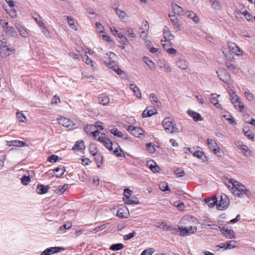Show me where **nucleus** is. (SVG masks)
<instances>
[{
	"instance_id": "obj_1",
	"label": "nucleus",
	"mask_w": 255,
	"mask_h": 255,
	"mask_svg": "<svg viewBox=\"0 0 255 255\" xmlns=\"http://www.w3.org/2000/svg\"><path fill=\"white\" fill-rule=\"evenodd\" d=\"M229 182L232 184V187L229 185L228 188L235 196L242 197L244 195L249 196L250 195L249 190L247 189L245 185L239 181L231 179Z\"/></svg>"
},
{
	"instance_id": "obj_2",
	"label": "nucleus",
	"mask_w": 255,
	"mask_h": 255,
	"mask_svg": "<svg viewBox=\"0 0 255 255\" xmlns=\"http://www.w3.org/2000/svg\"><path fill=\"white\" fill-rule=\"evenodd\" d=\"M92 135L110 150H113V142L105 133H101L99 130L94 129L92 131Z\"/></svg>"
},
{
	"instance_id": "obj_3",
	"label": "nucleus",
	"mask_w": 255,
	"mask_h": 255,
	"mask_svg": "<svg viewBox=\"0 0 255 255\" xmlns=\"http://www.w3.org/2000/svg\"><path fill=\"white\" fill-rule=\"evenodd\" d=\"M162 124L165 132L168 133H173L178 131L176 125L173 124V120L170 118H165Z\"/></svg>"
},
{
	"instance_id": "obj_4",
	"label": "nucleus",
	"mask_w": 255,
	"mask_h": 255,
	"mask_svg": "<svg viewBox=\"0 0 255 255\" xmlns=\"http://www.w3.org/2000/svg\"><path fill=\"white\" fill-rule=\"evenodd\" d=\"M197 231L196 226H190L189 228L180 227L178 229L174 230L173 234H179L181 236H186L193 234Z\"/></svg>"
},
{
	"instance_id": "obj_5",
	"label": "nucleus",
	"mask_w": 255,
	"mask_h": 255,
	"mask_svg": "<svg viewBox=\"0 0 255 255\" xmlns=\"http://www.w3.org/2000/svg\"><path fill=\"white\" fill-rule=\"evenodd\" d=\"M0 55L2 57H6L10 54V52L14 51V49L11 47H9V45L7 44L6 39L4 37H2L0 40Z\"/></svg>"
},
{
	"instance_id": "obj_6",
	"label": "nucleus",
	"mask_w": 255,
	"mask_h": 255,
	"mask_svg": "<svg viewBox=\"0 0 255 255\" xmlns=\"http://www.w3.org/2000/svg\"><path fill=\"white\" fill-rule=\"evenodd\" d=\"M217 227V225H214ZM218 228L220 229L222 235L227 239H234L235 238V233L232 229H229L227 226H218Z\"/></svg>"
},
{
	"instance_id": "obj_7",
	"label": "nucleus",
	"mask_w": 255,
	"mask_h": 255,
	"mask_svg": "<svg viewBox=\"0 0 255 255\" xmlns=\"http://www.w3.org/2000/svg\"><path fill=\"white\" fill-rule=\"evenodd\" d=\"M230 203L229 198L225 194H223L221 196V199L219 203L217 205L218 210H222L227 208Z\"/></svg>"
},
{
	"instance_id": "obj_8",
	"label": "nucleus",
	"mask_w": 255,
	"mask_h": 255,
	"mask_svg": "<svg viewBox=\"0 0 255 255\" xmlns=\"http://www.w3.org/2000/svg\"><path fill=\"white\" fill-rule=\"evenodd\" d=\"M104 63L110 69L113 70L119 76H122L125 74L124 72L119 68L115 61L109 60V61H105Z\"/></svg>"
},
{
	"instance_id": "obj_9",
	"label": "nucleus",
	"mask_w": 255,
	"mask_h": 255,
	"mask_svg": "<svg viewBox=\"0 0 255 255\" xmlns=\"http://www.w3.org/2000/svg\"><path fill=\"white\" fill-rule=\"evenodd\" d=\"M127 130L133 135L138 137H143V131L140 128H137L133 126H129L127 127Z\"/></svg>"
},
{
	"instance_id": "obj_10",
	"label": "nucleus",
	"mask_w": 255,
	"mask_h": 255,
	"mask_svg": "<svg viewBox=\"0 0 255 255\" xmlns=\"http://www.w3.org/2000/svg\"><path fill=\"white\" fill-rule=\"evenodd\" d=\"M58 123L60 125H61L63 127L69 128L70 129H74L77 128L76 125L73 123V122L70 121L69 119L64 118L61 117L58 120Z\"/></svg>"
},
{
	"instance_id": "obj_11",
	"label": "nucleus",
	"mask_w": 255,
	"mask_h": 255,
	"mask_svg": "<svg viewBox=\"0 0 255 255\" xmlns=\"http://www.w3.org/2000/svg\"><path fill=\"white\" fill-rule=\"evenodd\" d=\"M207 143L209 148L214 152V153L216 154H218L220 153V149L217 145L215 140L208 138L207 140Z\"/></svg>"
},
{
	"instance_id": "obj_12",
	"label": "nucleus",
	"mask_w": 255,
	"mask_h": 255,
	"mask_svg": "<svg viewBox=\"0 0 255 255\" xmlns=\"http://www.w3.org/2000/svg\"><path fill=\"white\" fill-rule=\"evenodd\" d=\"M149 28V23L147 21H143L141 27V29L142 30L140 31V37L143 39H145L148 34V30Z\"/></svg>"
},
{
	"instance_id": "obj_13",
	"label": "nucleus",
	"mask_w": 255,
	"mask_h": 255,
	"mask_svg": "<svg viewBox=\"0 0 255 255\" xmlns=\"http://www.w3.org/2000/svg\"><path fill=\"white\" fill-rule=\"evenodd\" d=\"M228 46L232 53L237 55H241L242 51L238 45L234 42H230L228 43Z\"/></svg>"
},
{
	"instance_id": "obj_14",
	"label": "nucleus",
	"mask_w": 255,
	"mask_h": 255,
	"mask_svg": "<svg viewBox=\"0 0 255 255\" xmlns=\"http://www.w3.org/2000/svg\"><path fill=\"white\" fill-rule=\"evenodd\" d=\"M216 73L219 79L226 83L227 84H230L231 82V76L227 73L225 72L224 74H219V71H216Z\"/></svg>"
},
{
	"instance_id": "obj_15",
	"label": "nucleus",
	"mask_w": 255,
	"mask_h": 255,
	"mask_svg": "<svg viewBox=\"0 0 255 255\" xmlns=\"http://www.w3.org/2000/svg\"><path fill=\"white\" fill-rule=\"evenodd\" d=\"M15 26L21 36L24 37H27L28 36V33L27 31L20 23L16 22L15 23Z\"/></svg>"
},
{
	"instance_id": "obj_16",
	"label": "nucleus",
	"mask_w": 255,
	"mask_h": 255,
	"mask_svg": "<svg viewBox=\"0 0 255 255\" xmlns=\"http://www.w3.org/2000/svg\"><path fill=\"white\" fill-rule=\"evenodd\" d=\"M50 188V186L49 185H44L39 184L37 185L36 192L39 194H44L46 193Z\"/></svg>"
},
{
	"instance_id": "obj_17",
	"label": "nucleus",
	"mask_w": 255,
	"mask_h": 255,
	"mask_svg": "<svg viewBox=\"0 0 255 255\" xmlns=\"http://www.w3.org/2000/svg\"><path fill=\"white\" fill-rule=\"evenodd\" d=\"M61 250H63L62 248L59 247H52L46 249L43 252L44 255H51L53 254L60 252Z\"/></svg>"
},
{
	"instance_id": "obj_18",
	"label": "nucleus",
	"mask_w": 255,
	"mask_h": 255,
	"mask_svg": "<svg viewBox=\"0 0 255 255\" xmlns=\"http://www.w3.org/2000/svg\"><path fill=\"white\" fill-rule=\"evenodd\" d=\"M163 34L165 39L164 40H171L174 37L171 34L170 30L166 26H165L163 29Z\"/></svg>"
},
{
	"instance_id": "obj_19",
	"label": "nucleus",
	"mask_w": 255,
	"mask_h": 255,
	"mask_svg": "<svg viewBox=\"0 0 255 255\" xmlns=\"http://www.w3.org/2000/svg\"><path fill=\"white\" fill-rule=\"evenodd\" d=\"M188 114L193 118L194 121L197 122V121H201L203 120L202 116L198 113L191 111L188 110L187 111Z\"/></svg>"
},
{
	"instance_id": "obj_20",
	"label": "nucleus",
	"mask_w": 255,
	"mask_h": 255,
	"mask_svg": "<svg viewBox=\"0 0 255 255\" xmlns=\"http://www.w3.org/2000/svg\"><path fill=\"white\" fill-rule=\"evenodd\" d=\"M113 145L115 146L116 149L115 150H112V151H114V154L118 157H124L125 154L123 152V150L120 148V146L118 143H113Z\"/></svg>"
},
{
	"instance_id": "obj_21",
	"label": "nucleus",
	"mask_w": 255,
	"mask_h": 255,
	"mask_svg": "<svg viewBox=\"0 0 255 255\" xmlns=\"http://www.w3.org/2000/svg\"><path fill=\"white\" fill-rule=\"evenodd\" d=\"M147 165L152 172L154 173L158 172L159 167L156 165L155 162H153V161H148L147 162Z\"/></svg>"
},
{
	"instance_id": "obj_22",
	"label": "nucleus",
	"mask_w": 255,
	"mask_h": 255,
	"mask_svg": "<svg viewBox=\"0 0 255 255\" xmlns=\"http://www.w3.org/2000/svg\"><path fill=\"white\" fill-rule=\"evenodd\" d=\"M220 97L219 95L217 94H211L210 96V101L217 108H220V105L218 103V98Z\"/></svg>"
},
{
	"instance_id": "obj_23",
	"label": "nucleus",
	"mask_w": 255,
	"mask_h": 255,
	"mask_svg": "<svg viewBox=\"0 0 255 255\" xmlns=\"http://www.w3.org/2000/svg\"><path fill=\"white\" fill-rule=\"evenodd\" d=\"M205 201L210 208H213L218 204V200L216 196L212 198L206 199Z\"/></svg>"
},
{
	"instance_id": "obj_24",
	"label": "nucleus",
	"mask_w": 255,
	"mask_h": 255,
	"mask_svg": "<svg viewBox=\"0 0 255 255\" xmlns=\"http://www.w3.org/2000/svg\"><path fill=\"white\" fill-rule=\"evenodd\" d=\"M99 103L103 105H106L110 102V98L105 94H101L98 98Z\"/></svg>"
},
{
	"instance_id": "obj_25",
	"label": "nucleus",
	"mask_w": 255,
	"mask_h": 255,
	"mask_svg": "<svg viewBox=\"0 0 255 255\" xmlns=\"http://www.w3.org/2000/svg\"><path fill=\"white\" fill-rule=\"evenodd\" d=\"M5 32L9 34L11 36L17 37L18 34L15 28L13 27L7 26L5 28Z\"/></svg>"
},
{
	"instance_id": "obj_26",
	"label": "nucleus",
	"mask_w": 255,
	"mask_h": 255,
	"mask_svg": "<svg viewBox=\"0 0 255 255\" xmlns=\"http://www.w3.org/2000/svg\"><path fill=\"white\" fill-rule=\"evenodd\" d=\"M176 64L179 68L183 70H186L188 67V63L185 60L179 59Z\"/></svg>"
},
{
	"instance_id": "obj_27",
	"label": "nucleus",
	"mask_w": 255,
	"mask_h": 255,
	"mask_svg": "<svg viewBox=\"0 0 255 255\" xmlns=\"http://www.w3.org/2000/svg\"><path fill=\"white\" fill-rule=\"evenodd\" d=\"M9 144L8 146H18V147H22V146H26L27 145L25 143L22 141H20L18 140H11L9 142H8Z\"/></svg>"
},
{
	"instance_id": "obj_28",
	"label": "nucleus",
	"mask_w": 255,
	"mask_h": 255,
	"mask_svg": "<svg viewBox=\"0 0 255 255\" xmlns=\"http://www.w3.org/2000/svg\"><path fill=\"white\" fill-rule=\"evenodd\" d=\"M149 99L152 104L155 106L159 107L161 105L160 102L158 100V98L154 94H151L149 95Z\"/></svg>"
},
{
	"instance_id": "obj_29",
	"label": "nucleus",
	"mask_w": 255,
	"mask_h": 255,
	"mask_svg": "<svg viewBox=\"0 0 255 255\" xmlns=\"http://www.w3.org/2000/svg\"><path fill=\"white\" fill-rule=\"evenodd\" d=\"M229 95L231 97V102L232 104L238 102V101L240 100L239 97L233 90L231 89L229 91Z\"/></svg>"
},
{
	"instance_id": "obj_30",
	"label": "nucleus",
	"mask_w": 255,
	"mask_h": 255,
	"mask_svg": "<svg viewBox=\"0 0 255 255\" xmlns=\"http://www.w3.org/2000/svg\"><path fill=\"white\" fill-rule=\"evenodd\" d=\"M68 184H64L61 187H59L54 190V192L58 195L62 194L68 188Z\"/></svg>"
},
{
	"instance_id": "obj_31",
	"label": "nucleus",
	"mask_w": 255,
	"mask_h": 255,
	"mask_svg": "<svg viewBox=\"0 0 255 255\" xmlns=\"http://www.w3.org/2000/svg\"><path fill=\"white\" fill-rule=\"evenodd\" d=\"M172 8L174 13L177 15L181 14L183 11V8L176 4H172Z\"/></svg>"
},
{
	"instance_id": "obj_32",
	"label": "nucleus",
	"mask_w": 255,
	"mask_h": 255,
	"mask_svg": "<svg viewBox=\"0 0 255 255\" xmlns=\"http://www.w3.org/2000/svg\"><path fill=\"white\" fill-rule=\"evenodd\" d=\"M227 248L229 250L234 249L238 246L239 244L235 240L228 241L226 242Z\"/></svg>"
},
{
	"instance_id": "obj_33",
	"label": "nucleus",
	"mask_w": 255,
	"mask_h": 255,
	"mask_svg": "<svg viewBox=\"0 0 255 255\" xmlns=\"http://www.w3.org/2000/svg\"><path fill=\"white\" fill-rule=\"evenodd\" d=\"M53 172L55 174V176L57 177H61L64 173L65 170L64 167L62 166H61L60 167H58L56 168H55Z\"/></svg>"
},
{
	"instance_id": "obj_34",
	"label": "nucleus",
	"mask_w": 255,
	"mask_h": 255,
	"mask_svg": "<svg viewBox=\"0 0 255 255\" xmlns=\"http://www.w3.org/2000/svg\"><path fill=\"white\" fill-rule=\"evenodd\" d=\"M186 14L188 17L192 19L195 23L198 22L199 18L195 13L192 11H189Z\"/></svg>"
},
{
	"instance_id": "obj_35",
	"label": "nucleus",
	"mask_w": 255,
	"mask_h": 255,
	"mask_svg": "<svg viewBox=\"0 0 255 255\" xmlns=\"http://www.w3.org/2000/svg\"><path fill=\"white\" fill-rule=\"evenodd\" d=\"M83 60L88 65L91 67H94V62L86 54L83 56L82 57Z\"/></svg>"
},
{
	"instance_id": "obj_36",
	"label": "nucleus",
	"mask_w": 255,
	"mask_h": 255,
	"mask_svg": "<svg viewBox=\"0 0 255 255\" xmlns=\"http://www.w3.org/2000/svg\"><path fill=\"white\" fill-rule=\"evenodd\" d=\"M159 189L163 191H170V189L168 187L167 183L165 182H162L159 184Z\"/></svg>"
},
{
	"instance_id": "obj_37",
	"label": "nucleus",
	"mask_w": 255,
	"mask_h": 255,
	"mask_svg": "<svg viewBox=\"0 0 255 255\" xmlns=\"http://www.w3.org/2000/svg\"><path fill=\"white\" fill-rule=\"evenodd\" d=\"M66 19L67 20V22H68L70 27L73 29L77 30L78 29H77V27L74 24V21L73 18H72V17H71L69 16H66Z\"/></svg>"
},
{
	"instance_id": "obj_38",
	"label": "nucleus",
	"mask_w": 255,
	"mask_h": 255,
	"mask_svg": "<svg viewBox=\"0 0 255 255\" xmlns=\"http://www.w3.org/2000/svg\"><path fill=\"white\" fill-rule=\"evenodd\" d=\"M124 246L121 243L113 244L111 246L110 249L112 251H119L124 248Z\"/></svg>"
},
{
	"instance_id": "obj_39",
	"label": "nucleus",
	"mask_w": 255,
	"mask_h": 255,
	"mask_svg": "<svg viewBox=\"0 0 255 255\" xmlns=\"http://www.w3.org/2000/svg\"><path fill=\"white\" fill-rule=\"evenodd\" d=\"M143 60L146 64L151 69L155 68V64L152 62L148 58L146 57H143Z\"/></svg>"
},
{
	"instance_id": "obj_40",
	"label": "nucleus",
	"mask_w": 255,
	"mask_h": 255,
	"mask_svg": "<svg viewBox=\"0 0 255 255\" xmlns=\"http://www.w3.org/2000/svg\"><path fill=\"white\" fill-rule=\"evenodd\" d=\"M188 150L190 151L191 153H193L194 156L199 158H201V157H202L204 154V153L202 151L196 150L195 151H193V150H191L190 148H188Z\"/></svg>"
},
{
	"instance_id": "obj_41",
	"label": "nucleus",
	"mask_w": 255,
	"mask_h": 255,
	"mask_svg": "<svg viewBox=\"0 0 255 255\" xmlns=\"http://www.w3.org/2000/svg\"><path fill=\"white\" fill-rule=\"evenodd\" d=\"M162 45L164 48V49L166 51L167 50L168 48H169L171 47V46L172 45L171 42H170V40H163L162 39L161 40Z\"/></svg>"
},
{
	"instance_id": "obj_42",
	"label": "nucleus",
	"mask_w": 255,
	"mask_h": 255,
	"mask_svg": "<svg viewBox=\"0 0 255 255\" xmlns=\"http://www.w3.org/2000/svg\"><path fill=\"white\" fill-rule=\"evenodd\" d=\"M33 18L34 19L36 22L38 24L39 27L43 26L44 23L41 20V17L38 14H35L33 16Z\"/></svg>"
},
{
	"instance_id": "obj_43",
	"label": "nucleus",
	"mask_w": 255,
	"mask_h": 255,
	"mask_svg": "<svg viewBox=\"0 0 255 255\" xmlns=\"http://www.w3.org/2000/svg\"><path fill=\"white\" fill-rule=\"evenodd\" d=\"M238 101V102L233 104L234 105V107L236 109H238L240 112H242V110L245 108V106L240 100Z\"/></svg>"
},
{
	"instance_id": "obj_44",
	"label": "nucleus",
	"mask_w": 255,
	"mask_h": 255,
	"mask_svg": "<svg viewBox=\"0 0 255 255\" xmlns=\"http://www.w3.org/2000/svg\"><path fill=\"white\" fill-rule=\"evenodd\" d=\"M243 130L244 132L245 135L248 137V138L250 139H254V133L250 131V130L248 129L246 130V128H245L243 129Z\"/></svg>"
},
{
	"instance_id": "obj_45",
	"label": "nucleus",
	"mask_w": 255,
	"mask_h": 255,
	"mask_svg": "<svg viewBox=\"0 0 255 255\" xmlns=\"http://www.w3.org/2000/svg\"><path fill=\"white\" fill-rule=\"evenodd\" d=\"M71 227V224H64L59 228V232L60 234L64 233L65 232L66 230L70 229Z\"/></svg>"
},
{
	"instance_id": "obj_46",
	"label": "nucleus",
	"mask_w": 255,
	"mask_h": 255,
	"mask_svg": "<svg viewBox=\"0 0 255 255\" xmlns=\"http://www.w3.org/2000/svg\"><path fill=\"white\" fill-rule=\"evenodd\" d=\"M211 3L212 7L215 9H220L221 8L219 2L217 0H209Z\"/></svg>"
},
{
	"instance_id": "obj_47",
	"label": "nucleus",
	"mask_w": 255,
	"mask_h": 255,
	"mask_svg": "<svg viewBox=\"0 0 255 255\" xmlns=\"http://www.w3.org/2000/svg\"><path fill=\"white\" fill-rule=\"evenodd\" d=\"M175 174L178 177H183L185 172L182 168H177L174 170Z\"/></svg>"
},
{
	"instance_id": "obj_48",
	"label": "nucleus",
	"mask_w": 255,
	"mask_h": 255,
	"mask_svg": "<svg viewBox=\"0 0 255 255\" xmlns=\"http://www.w3.org/2000/svg\"><path fill=\"white\" fill-rule=\"evenodd\" d=\"M111 132L115 136H118L119 137H122L123 134L121 131H120L116 128H114L111 129Z\"/></svg>"
},
{
	"instance_id": "obj_49",
	"label": "nucleus",
	"mask_w": 255,
	"mask_h": 255,
	"mask_svg": "<svg viewBox=\"0 0 255 255\" xmlns=\"http://www.w3.org/2000/svg\"><path fill=\"white\" fill-rule=\"evenodd\" d=\"M30 181L29 176H23L21 178V182L23 185H27Z\"/></svg>"
},
{
	"instance_id": "obj_50",
	"label": "nucleus",
	"mask_w": 255,
	"mask_h": 255,
	"mask_svg": "<svg viewBox=\"0 0 255 255\" xmlns=\"http://www.w3.org/2000/svg\"><path fill=\"white\" fill-rule=\"evenodd\" d=\"M96 27L97 30L100 33H105V28L101 22H97L96 23Z\"/></svg>"
},
{
	"instance_id": "obj_51",
	"label": "nucleus",
	"mask_w": 255,
	"mask_h": 255,
	"mask_svg": "<svg viewBox=\"0 0 255 255\" xmlns=\"http://www.w3.org/2000/svg\"><path fill=\"white\" fill-rule=\"evenodd\" d=\"M126 213L125 212V210L123 209H119L117 213V216L119 217L120 218H125L127 217L126 216Z\"/></svg>"
},
{
	"instance_id": "obj_52",
	"label": "nucleus",
	"mask_w": 255,
	"mask_h": 255,
	"mask_svg": "<svg viewBox=\"0 0 255 255\" xmlns=\"http://www.w3.org/2000/svg\"><path fill=\"white\" fill-rule=\"evenodd\" d=\"M87 12L89 14V17L90 18H95L98 15L92 9H87Z\"/></svg>"
},
{
	"instance_id": "obj_53",
	"label": "nucleus",
	"mask_w": 255,
	"mask_h": 255,
	"mask_svg": "<svg viewBox=\"0 0 255 255\" xmlns=\"http://www.w3.org/2000/svg\"><path fill=\"white\" fill-rule=\"evenodd\" d=\"M95 129V127H94V126H93L92 125H87L86 127L85 128V131H86V132L92 134V131L94 130Z\"/></svg>"
},
{
	"instance_id": "obj_54",
	"label": "nucleus",
	"mask_w": 255,
	"mask_h": 255,
	"mask_svg": "<svg viewBox=\"0 0 255 255\" xmlns=\"http://www.w3.org/2000/svg\"><path fill=\"white\" fill-rule=\"evenodd\" d=\"M117 14L119 16L121 19H124L126 16V13L123 10L117 9L116 10Z\"/></svg>"
},
{
	"instance_id": "obj_55",
	"label": "nucleus",
	"mask_w": 255,
	"mask_h": 255,
	"mask_svg": "<svg viewBox=\"0 0 255 255\" xmlns=\"http://www.w3.org/2000/svg\"><path fill=\"white\" fill-rule=\"evenodd\" d=\"M154 252L153 248H149L144 250L141 253V255H151Z\"/></svg>"
},
{
	"instance_id": "obj_56",
	"label": "nucleus",
	"mask_w": 255,
	"mask_h": 255,
	"mask_svg": "<svg viewBox=\"0 0 255 255\" xmlns=\"http://www.w3.org/2000/svg\"><path fill=\"white\" fill-rule=\"evenodd\" d=\"M240 149L243 152L246 154H250L251 151L248 149V147L245 145H242L240 146Z\"/></svg>"
},
{
	"instance_id": "obj_57",
	"label": "nucleus",
	"mask_w": 255,
	"mask_h": 255,
	"mask_svg": "<svg viewBox=\"0 0 255 255\" xmlns=\"http://www.w3.org/2000/svg\"><path fill=\"white\" fill-rule=\"evenodd\" d=\"M160 68L163 69L166 72L171 71V68L170 66L167 63L164 62L163 64L160 66Z\"/></svg>"
},
{
	"instance_id": "obj_58",
	"label": "nucleus",
	"mask_w": 255,
	"mask_h": 255,
	"mask_svg": "<svg viewBox=\"0 0 255 255\" xmlns=\"http://www.w3.org/2000/svg\"><path fill=\"white\" fill-rule=\"evenodd\" d=\"M16 117L19 121L21 122H24L26 118L22 113L17 112Z\"/></svg>"
},
{
	"instance_id": "obj_59",
	"label": "nucleus",
	"mask_w": 255,
	"mask_h": 255,
	"mask_svg": "<svg viewBox=\"0 0 255 255\" xmlns=\"http://www.w3.org/2000/svg\"><path fill=\"white\" fill-rule=\"evenodd\" d=\"M136 235V233L135 231H133L132 232L128 234V235H125L124 236V240L125 241H127V240H128L130 239H131L132 238H133V237H134Z\"/></svg>"
},
{
	"instance_id": "obj_60",
	"label": "nucleus",
	"mask_w": 255,
	"mask_h": 255,
	"mask_svg": "<svg viewBox=\"0 0 255 255\" xmlns=\"http://www.w3.org/2000/svg\"><path fill=\"white\" fill-rule=\"evenodd\" d=\"M60 158L57 155H52L48 157V161L50 162H56L59 160Z\"/></svg>"
},
{
	"instance_id": "obj_61",
	"label": "nucleus",
	"mask_w": 255,
	"mask_h": 255,
	"mask_svg": "<svg viewBox=\"0 0 255 255\" xmlns=\"http://www.w3.org/2000/svg\"><path fill=\"white\" fill-rule=\"evenodd\" d=\"M90 152L93 155L96 156L97 154V149L96 146L94 144H91L90 145Z\"/></svg>"
},
{
	"instance_id": "obj_62",
	"label": "nucleus",
	"mask_w": 255,
	"mask_h": 255,
	"mask_svg": "<svg viewBox=\"0 0 255 255\" xmlns=\"http://www.w3.org/2000/svg\"><path fill=\"white\" fill-rule=\"evenodd\" d=\"M133 92L134 93V94H135V95L138 98H139V99H141V93L140 92V89H139L138 87H137V86H136V87L135 88V89H134L133 90Z\"/></svg>"
},
{
	"instance_id": "obj_63",
	"label": "nucleus",
	"mask_w": 255,
	"mask_h": 255,
	"mask_svg": "<svg viewBox=\"0 0 255 255\" xmlns=\"http://www.w3.org/2000/svg\"><path fill=\"white\" fill-rule=\"evenodd\" d=\"M245 96L249 101H253L255 100L254 96L251 93L245 92Z\"/></svg>"
},
{
	"instance_id": "obj_64",
	"label": "nucleus",
	"mask_w": 255,
	"mask_h": 255,
	"mask_svg": "<svg viewBox=\"0 0 255 255\" xmlns=\"http://www.w3.org/2000/svg\"><path fill=\"white\" fill-rule=\"evenodd\" d=\"M146 149L150 152L153 153L155 152V149L154 146L151 143H147L146 145Z\"/></svg>"
}]
</instances>
